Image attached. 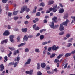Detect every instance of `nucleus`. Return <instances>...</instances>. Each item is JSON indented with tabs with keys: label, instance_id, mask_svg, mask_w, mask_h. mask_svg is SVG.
<instances>
[{
	"label": "nucleus",
	"instance_id": "f257e3e1",
	"mask_svg": "<svg viewBox=\"0 0 75 75\" xmlns=\"http://www.w3.org/2000/svg\"><path fill=\"white\" fill-rule=\"evenodd\" d=\"M14 61L16 62L18 61L17 62L14 63V62L13 61L12 62H11L9 64V65H14V67H16L17 64L19 63V61H20V57H17V58L16 57L15 59L14 60Z\"/></svg>",
	"mask_w": 75,
	"mask_h": 75
},
{
	"label": "nucleus",
	"instance_id": "f03ea898",
	"mask_svg": "<svg viewBox=\"0 0 75 75\" xmlns=\"http://www.w3.org/2000/svg\"><path fill=\"white\" fill-rule=\"evenodd\" d=\"M69 22V20H68V19H67L66 21H65L63 23V24H60V27L59 28V30L61 31H63V30H64V28L63 26V25H66V26H67V25L68 23Z\"/></svg>",
	"mask_w": 75,
	"mask_h": 75
},
{
	"label": "nucleus",
	"instance_id": "7ed1b4c3",
	"mask_svg": "<svg viewBox=\"0 0 75 75\" xmlns=\"http://www.w3.org/2000/svg\"><path fill=\"white\" fill-rule=\"evenodd\" d=\"M52 23L51 24L50 27H51L52 28H53L54 29H55V28H57L59 27V25H55L54 26V22L53 21H52Z\"/></svg>",
	"mask_w": 75,
	"mask_h": 75
},
{
	"label": "nucleus",
	"instance_id": "20e7f679",
	"mask_svg": "<svg viewBox=\"0 0 75 75\" xmlns=\"http://www.w3.org/2000/svg\"><path fill=\"white\" fill-rule=\"evenodd\" d=\"M32 37H33V35H30L28 36L27 37V35H25L24 36L23 40L24 41H27V40H28V38H32Z\"/></svg>",
	"mask_w": 75,
	"mask_h": 75
},
{
	"label": "nucleus",
	"instance_id": "39448f33",
	"mask_svg": "<svg viewBox=\"0 0 75 75\" xmlns=\"http://www.w3.org/2000/svg\"><path fill=\"white\" fill-rule=\"evenodd\" d=\"M27 9V6H23V7L21 8V11H20V13H23Z\"/></svg>",
	"mask_w": 75,
	"mask_h": 75
},
{
	"label": "nucleus",
	"instance_id": "423d86ee",
	"mask_svg": "<svg viewBox=\"0 0 75 75\" xmlns=\"http://www.w3.org/2000/svg\"><path fill=\"white\" fill-rule=\"evenodd\" d=\"M57 7V6L56 5V6H54L53 8H50L49 9V11H50L51 12L52 10H53V12L54 13H55L57 11V9H56V8Z\"/></svg>",
	"mask_w": 75,
	"mask_h": 75
},
{
	"label": "nucleus",
	"instance_id": "0eeeda50",
	"mask_svg": "<svg viewBox=\"0 0 75 75\" xmlns=\"http://www.w3.org/2000/svg\"><path fill=\"white\" fill-rule=\"evenodd\" d=\"M51 47L52 51H57L58 49L59 48V47H58V46H57V47L55 45H54Z\"/></svg>",
	"mask_w": 75,
	"mask_h": 75
},
{
	"label": "nucleus",
	"instance_id": "6e6552de",
	"mask_svg": "<svg viewBox=\"0 0 75 75\" xmlns=\"http://www.w3.org/2000/svg\"><path fill=\"white\" fill-rule=\"evenodd\" d=\"M9 35H10V32L7 30L5 31L3 34V35L4 36H8Z\"/></svg>",
	"mask_w": 75,
	"mask_h": 75
},
{
	"label": "nucleus",
	"instance_id": "1a4fd4ad",
	"mask_svg": "<svg viewBox=\"0 0 75 75\" xmlns=\"http://www.w3.org/2000/svg\"><path fill=\"white\" fill-rule=\"evenodd\" d=\"M14 38V36L13 35H11L10 36V40L11 42H14L13 38Z\"/></svg>",
	"mask_w": 75,
	"mask_h": 75
},
{
	"label": "nucleus",
	"instance_id": "9d476101",
	"mask_svg": "<svg viewBox=\"0 0 75 75\" xmlns=\"http://www.w3.org/2000/svg\"><path fill=\"white\" fill-rule=\"evenodd\" d=\"M54 1L50 0L48 2V5H51V4H52L54 3Z\"/></svg>",
	"mask_w": 75,
	"mask_h": 75
},
{
	"label": "nucleus",
	"instance_id": "9b49d317",
	"mask_svg": "<svg viewBox=\"0 0 75 75\" xmlns=\"http://www.w3.org/2000/svg\"><path fill=\"white\" fill-rule=\"evenodd\" d=\"M57 17L56 16L53 17L52 18V20H53L54 23H57Z\"/></svg>",
	"mask_w": 75,
	"mask_h": 75
},
{
	"label": "nucleus",
	"instance_id": "f8f14e48",
	"mask_svg": "<svg viewBox=\"0 0 75 75\" xmlns=\"http://www.w3.org/2000/svg\"><path fill=\"white\" fill-rule=\"evenodd\" d=\"M31 59H28V60H27L25 63V65H28V64H30V62H31Z\"/></svg>",
	"mask_w": 75,
	"mask_h": 75
},
{
	"label": "nucleus",
	"instance_id": "ddd939ff",
	"mask_svg": "<svg viewBox=\"0 0 75 75\" xmlns=\"http://www.w3.org/2000/svg\"><path fill=\"white\" fill-rule=\"evenodd\" d=\"M37 7L36 6H35L34 9L33 10V12H32L33 14H35L37 12Z\"/></svg>",
	"mask_w": 75,
	"mask_h": 75
},
{
	"label": "nucleus",
	"instance_id": "4468645a",
	"mask_svg": "<svg viewBox=\"0 0 75 75\" xmlns=\"http://www.w3.org/2000/svg\"><path fill=\"white\" fill-rule=\"evenodd\" d=\"M25 44H26V43L25 42L21 43V44H20L19 45H18V47H23V46H24V45H25Z\"/></svg>",
	"mask_w": 75,
	"mask_h": 75
},
{
	"label": "nucleus",
	"instance_id": "2eb2a0df",
	"mask_svg": "<svg viewBox=\"0 0 75 75\" xmlns=\"http://www.w3.org/2000/svg\"><path fill=\"white\" fill-rule=\"evenodd\" d=\"M0 68L1 69L0 70V71H3V69H4V67L3 64H2L0 65Z\"/></svg>",
	"mask_w": 75,
	"mask_h": 75
},
{
	"label": "nucleus",
	"instance_id": "dca6fc26",
	"mask_svg": "<svg viewBox=\"0 0 75 75\" xmlns=\"http://www.w3.org/2000/svg\"><path fill=\"white\" fill-rule=\"evenodd\" d=\"M68 17V14L66 13L63 16V18H64V19H67Z\"/></svg>",
	"mask_w": 75,
	"mask_h": 75
},
{
	"label": "nucleus",
	"instance_id": "f3484780",
	"mask_svg": "<svg viewBox=\"0 0 75 75\" xmlns=\"http://www.w3.org/2000/svg\"><path fill=\"white\" fill-rule=\"evenodd\" d=\"M21 31L22 32H23V33H26V32L27 31V28H22L21 29Z\"/></svg>",
	"mask_w": 75,
	"mask_h": 75
},
{
	"label": "nucleus",
	"instance_id": "a211bd4d",
	"mask_svg": "<svg viewBox=\"0 0 75 75\" xmlns=\"http://www.w3.org/2000/svg\"><path fill=\"white\" fill-rule=\"evenodd\" d=\"M71 53H67L66 54L65 57H69V56H71Z\"/></svg>",
	"mask_w": 75,
	"mask_h": 75
},
{
	"label": "nucleus",
	"instance_id": "6ab92c4d",
	"mask_svg": "<svg viewBox=\"0 0 75 75\" xmlns=\"http://www.w3.org/2000/svg\"><path fill=\"white\" fill-rule=\"evenodd\" d=\"M46 66L45 63H42L41 64V67L42 68H45Z\"/></svg>",
	"mask_w": 75,
	"mask_h": 75
},
{
	"label": "nucleus",
	"instance_id": "aec40b11",
	"mask_svg": "<svg viewBox=\"0 0 75 75\" xmlns=\"http://www.w3.org/2000/svg\"><path fill=\"white\" fill-rule=\"evenodd\" d=\"M56 55L55 53L52 54V55H50V58H52L55 56Z\"/></svg>",
	"mask_w": 75,
	"mask_h": 75
},
{
	"label": "nucleus",
	"instance_id": "412c9836",
	"mask_svg": "<svg viewBox=\"0 0 75 75\" xmlns=\"http://www.w3.org/2000/svg\"><path fill=\"white\" fill-rule=\"evenodd\" d=\"M64 12V9H60L59 13H63Z\"/></svg>",
	"mask_w": 75,
	"mask_h": 75
},
{
	"label": "nucleus",
	"instance_id": "4be33fe9",
	"mask_svg": "<svg viewBox=\"0 0 75 75\" xmlns=\"http://www.w3.org/2000/svg\"><path fill=\"white\" fill-rule=\"evenodd\" d=\"M63 54H61L57 56V58L58 59H59V58H61V57H62V56H63Z\"/></svg>",
	"mask_w": 75,
	"mask_h": 75
},
{
	"label": "nucleus",
	"instance_id": "5701e85b",
	"mask_svg": "<svg viewBox=\"0 0 75 75\" xmlns=\"http://www.w3.org/2000/svg\"><path fill=\"white\" fill-rule=\"evenodd\" d=\"M40 40H43L44 38V36L43 35H41L40 36Z\"/></svg>",
	"mask_w": 75,
	"mask_h": 75
},
{
	"label": "nucleus",
	"instance_id": "b1692460",
	"mask_svg": "<svg viewBox=\"0 0 75 75\" xmlns=\"http://www.w3.org/2000/svg\"><path fill=\"white\" fill-rule=\"evenodd\" d=\"M9 49L12 51H14L15 50V48L14 47H12L11 48L10 47H9Z\"/></svg>",
	"mask_w": 75,
	"mask_h": 75
},
{
	"label": "nucleus",
	"instance_id": "393cba45",
	"mask_svg": "<svg viewBox=\"0 0 75 75\" xmlns=\"http://www.w3.org/2000/svg\"><path fill=\"white\" fill-rule=\"evenodd\" d=\"M40 6H42V7H44L45 5H44V3L43 2H42L40 3Z\"/></svg>",
	"mask_w": 75,
	"mask_h": 75
},
{
	"label": "nucleus",
	"instance_id": "a878e982",
	"mask_svg": "<svg viewBox=\"0 0 75 75\" xmlns=\"http://www.w3.org/2000/svg\"><path fill=\"white\" fill-rule=\"evenodd\" d=\"M37 66H38V67H37V69H40V63H38L37 64Z\"/></svg>",
	"mask_w": 75,
	"mask_h": 75
},
{
	"label": "nucleus",
	"instance_id": "bb28decb",
	"mask_svg": "<svg viewBox=\"0 0 75 75\" xmlns=\"http://www.w3.org/2000/svg\"><path fill=\"white\" fill-rule=\"evenodd\" d=\"M17 13H18V11H15L13 12V14L15 15H17Z\"/></svg>",
	"mask_w": 75,
	"mask_h": 75
},
{
	"label": "nucleus",
	"instance_id": "cd10ccee",
	"mask_svg": "<svg viewBox=\"0 0 75 75\" xmlns=\"http://www.w3.org/2000/svg\"><path fill=\"white\" fill-rule=\"evenodd\" d=\"M46 31V29H41L40 31V33H42V32H44V31Z\"/></svg>",
	"mask_w": 75,
	"mask_h": 75
},
{
	"label": "nucleus",
	"instance_id": "c85d7f7f",
	"mask_svg": "<svg viewBox=\"0 0 75 75\" xmlns=\"http://www.w3.org/2000/svg\"><path fill=\"white\" fill-rule=\"evenodd\" d=\"M40 15H41V13L40 12H38L36 14V16H40Z\"/></svg>",
	"mask_w": 75,
	"mask_h": 75
},
{
	"label": "nucleus",
	"instance_id": "c756f323",
	"mask_svg": "<svg viewBox=\"0 0 75 75\" xmlns=\"http://www.w3.org/2000/svg\"><path fill=\"white\" fill-rule=\"evenodd\" d=\"M40 30V27L38 26L35 29V31H38V30Z\"/></svg>",
	"mask_w": 75,
	"mask_h": 75
},
{
	"label": "nucleus",
	"instance_id": "7c9ffc66",
	"mask_svg": "<svg viewBox=\"0 0 75 75\" xmlns=\"http://www.w3.org/2000/svg\"><path fill=\"white\" fill-rule=\"evenodd\" d=\"M52 50V47H50L48 48L47 50L49 52H51Z\"/></svg>",
	"mask_w": 75,
	"mask_h": 75
},
{
	"label": "nucleus",
	"instance_id": "2f4dec72",
	"mask_svg": "<svg viewBox=\"0 0 75 75\" xmlns=\"http://www.w3.org/2000/svg\"><path fill=\"white\" fill-rule=\"evenodd\" d=\"M72 40H73V38H71L69 40L68 42H72Z\"/></svg>",
	"mask_w": 75,
	"mask_h": 75
},
{
	"label": "nucleus",
	"instance_id": "473e14b6",
	"mask_svg": "<svg viewBox=\"0 0 75 75\" xmlns=\"http://www.w3.org/2000/svg\"><path fill=\"white\" fill-rule=\"evenodd\" d=\"M72 45V43H68L67 47H71Z\"/></svg>",
	"mask_w": 75,
	"mask_h": 75
},
{
	"label": "nucleus",
	"instance_id": "72a5a7b5",
	"mask_svg": "<svg viewBox=\"0 0 75 75\" xmlns=\"http://www.w3.org/2000/svg\"><path fill=\"white\" fill-rule=\"evenodd\" d=\"M37 75H42V73L41 72V71H38L37 73Z\"/></svg>",
	"mask_w": 75,
	"mask_h": 75
},
{
	"label": "nucleus",
	"instance_id": "f704fd0d",
	"mask_svg": "<svg viewBox=\"0 0 75 75\" xmlns=\"http://www.w3.org/2000/svg\"><path fill=\"white\" fill-rule=\"evenodd\" d=\"M33 70H31L30 71H29V75H33Z\"/></svg>",
	"mask_w": 75,
	"mask_h": 75
},
{
	"label": "nucleus",
	"instance_id": "c9c22d12",
	"mask_svg": "<svg viewBox=\"0 0 75 75\" xmlns=\"http://www.w3.org/2000/svg\"><path fill=\"white\" fill-rule=\"evenodd\" d=\"M35 52H36L39 53V52H40V50H39V49H36L35 50Z\"/></svg>",
	"mask_w": 75,
	"mask_h": 75
},
{
	"label": "nucleus",
	"instance_id": "e433bc0d",
	"mask_svg": "<svg viewBox=\"0 0 75 75\" xmlns=\"http://www.w3.org/2000/svg\"><path fill=\"white\" fill-rule=\"evenodd\" d=\"M71 36V35L69 34H67L66 35V37L67 38H69Z\"/></svg>",
	"mask_w": 75,
	"mask_h": 75
},
{
	"label": "nucleus",
	"instance_id": "4c0bfd02",
	"mask_svg": "<svg viewBox=\"0 0 75 75\" xmlns=\"http://www.w3.org/2000/svg\"><path fill=\"white\" fill-rule=\"evenodd\" d=\"M2 2L3 3H6L7 2V0H2Z\"/></svg>",
	"mask_w": 75,
	"mask_h": 75
},
{
	"label": "nucleus",
	"instance_id": "58836bf2",
	"mask_svg": "<svg viewBox=\"0 0 75 75\" xmlns=\"http://www.w3.org/2000/svg\"><path fill=\"white\" fill-rule=\"evenodd\" d=\"M17 39L18 40V42H20V36H19L17 37Z\"/></svg>",
	"mask_w": 75,
	"mask_h": 75
},
{
	"label": "nucleus",
	"instance_id": "ea45409f",
	"mask_svg": "<svg viewBox=\"0 0 75 75\" xmlns=\"http://www.w3.org/2000/svg\"><path fill=\"white\" fill-rule=\"evenodd\" d=\"M8 16L11 17V15H12V13H11L8 12Z\"/></svg>",
	"mask_w": 75,
	"mask_h": 75
},
{
	"label": "nucleus",
	"instance_id": "a19ab883",
	"mask_svg": "<svg viewBox=\"0 0 75 75\" xmlns=\"http://www.w3.org/2000/svg\"><path fill=\"white\" fill-rule=\"evenodd\" d=\"M12 54V52H11L9 54H8V57H10V56H11V55Z\"/></svg>",
	"mask_w": 75,
	"mask_h": 75
},
{
	"label": "nucleus",
	"instance_id": "79ce46f5",
	"mask_svg": "<svg viewBox=\"0 0 75 75\" xmlns=\"http://www.w3.org/2000/svg\"><path fill=\"white\" fill-rule=\"evenodd\" d=\"M6 10H8V4H6Z\"/></svg>",
	"mask_w": 75,
	"mask_h": 75
},
{
	"label": "nucleus",
	"instance_id": "37998d69",
	"mask_svg": "<svg viewBox=\"0 0 75 75\" xmlns=\"http://www.w3.org/2000/svg\"><path fill=\"white\" fill-rule=\"evenodd\" d=\"M58 62H59V60H58L57 59H55L54 62L55 63H58Z\"/></svg>",
	"mask_w": 75,
	"mask_h": 75
},
{
	"label": "nucleus",
	"instance_id": "c03bdc74",
	"mask_svg": "<svg viewBox=\"0 0 75 75\" xmlns=\"http://www.w3.org/2000/svg\"><path fill=\"white\" fill-rule=\"evenodd\" d=\"M19 18L18 17H15L14 18V19L15 20H17Z\"/></svg>",
	"mask_w": 75,
	"mask_h": 75
},
{
	"label": "nucleus",
	"instance_id": "a18cd8bd",
	"mask_svg": "<svg viewBox=\"0 0 75 75\" xmlns=\"http://www.w3.org/2000/svg\"><path fill=\"white\" fill-rule=\"evenodd\" d=\"M25 52H29V49H28V48H26L25 49Z\"/></svg>",
	"mask_w": 75,
	"mask_h": 75
},
{
	"label": "nucleus",
	"instance_id": "49530a36",
	"mask_svg": "<svg viewBox=\"0 0 75 75\" xmlns=\"http://www.w3.org/2000/svg\"><path fill=\"white\" fill-rule=\"evenodd\" d=\"M4 59L6 61H8V59H7V56H6L4 57Z\"/></svg>",
	"mask_w": 75,
	"mask_h": 75
},
{
	"label": "nucleus",
	"instance_id": "de8ad7c7",
	"mask_svg": "<svg viewBox=\"0 0 75 75\" xmlns=\"http://www.w3.org/2000/svg\"><path fill=\"white\" fill-rule=\"evenodd\" d=\"M64 32H61L59 33V34L60 35H63V34H64Z\"/></svg>",
	"mask_w": 75,
	"mask_h": 75
},
{
	"label": "nucleus",
	"instance_id": "09e8293b",
	"mask_svg": "<svg viewBox=\"0 0 75 75\" xmlns=\"http://www.w3.org/2000/svg\"><path fill=\"white\" fill-rule=\"evenodd\" d=\"M47 74H53V73L51 72L50 71H47Z\"/></svg>",
	"mask_w": 75,
	"mask_h": 75
},
{
	"label": "nucleus",
	"instance_id": "8fccbe9b",
	"mask_svg": "<svg viewBox=\"0 0 75 75\" xmlns=\"http://www.w3.org/2000/svg\"><path fill=\"white\" fill-rule=\"evenodd\" d=\"M47 44V42H45L42 43V45H45V44Z\"/></svg>",
	"mask_w": 75,
	"mask_h": 75
},
{
	"label": "nucleus",
	"instance_id": "3c124183",
	"mask_svg": "<svg viewBox=\"0 0 75 75\" xmlns=\"http://www.w3.org/2000/svg\"><path fill=\"white\" fill-rule=\"evenodd\" d=\"M36 24H35L33 25V27L34 29H35V27H36Z\"/></svg>",
	"mask_w": 75,
	"mask_h": 75
},
{
	"label": "nucleus",
	"instance_id": "603ef678",
	"mask_svg": "<svg viewBox=\"0 0 75 75\" xmlns=\"http://www.w3.org/2000/svg\"><path fill=\"white\" fill-rule=\"evenodd\" d=\"M43 10V8H40L38 9V10L39 11H42V10Z\"/></svg>",
	"mask_w": 75,
	"mask_h": 75
},
{
	"label": "nucleus",
	"instance_id": "864d4df0",
	"mask_svg": "<svg viewBox=\"0 0 75 75\" xmlns=\"http://www.w3.org/2000/svg\"><path fill=\"white\" fill-rule=\"evenodd\" d=\"M75 53V50L73 51H72L71 53V54H73V55H74Z\"/></svg>",
	"mask_w": 75,
	"mask_h": 75
},
{
	"label": "nucleus",
	"instance_id": "5fc2aeb1",
	"mask_svg": "<svg viewBox=\"0 0 75 75\" xmlns=\"http://www.w3.org/2000/svg\"><path fill=\"white\" fill-rule=\"evenodd\" d=\"M46 70H49V69H50V67H47L46 68Z\"/></svg>",
	"mask_w": 75,
	"mask_h": 75
},
{
	"label": "nucleus",
	"instance_id": "6e6d98bb",
	"mask_svg": "<svg viewBox=\"0 0 75 75\" xmlns=\"http://www.w3.org/2000/svg\"><path fill=\"white\" fill-rule=\"evenodd\" d=\"M35 20L36 22H38V21H39V19L38 18H36L35 19Z\"/></svg>",
	"mask_w": 75,
	"mask_h": 75
},
{
	"label": "nucleus",
	"instance_id": "4d7b16f0",
	"mask_svg": "<svg viewBox=\"0 0 75 75\" xmlns=\"http://www.w3.org/2000/svg\"><path fill=\"white\" fill-rule=\"evenodd\" d=\"M43 22L44 23H47V21L46 19H45L43 21Z\"/></svg>",
	"mask_w": 75,
	"mask_h": 75
},
{
	"label": "nucleus",
	"instance_id": "13d9d810",
	"mask_svg": "<svg viewBox=\"0 0 75 75\" xmlns=\"http://www.w3.org/2000/svg\"><path fill=\"white\" fill-rule=\"evenodd\" d=\"M54 71L55 72H58V70H57V69L55 68L54 69Z\"/></svg>",
	"mask_w": 75,
	"mask_h": 75
},
{
	"label": "nucleus",
	"instance_id": "bf43d9fd",
	"mask_svg": "<svg viewBox=\"0 0 75 75\" xmlns=\"http://www.w3.org/2000/svg\"><path fill=\"white\" fill-rule=\"evenodd\" d=\"M67 65H68V63H66L65 65L64 66V68H67Z\"/></svg>",
	"mask_w": 75,
	"mask_h": 75
},
{
	"label": "nucleus",
	"instance_id": "052dcab7",
	"mask_svg": "<svg viewBox=\"0 0 75 75\" xmlns=\"http://www.w3.org/2000/svg\"><path fill=\"white\" fill-rule=\"evenodd\" d=\"M16 52L17 54H20V51H19V50H18V49L17 50Z\"/></svg>",
	"mask_w": 75,
	"mask_h": 75
},
{
	"label": "nucleus",
	"instance_id": "680f3d73",
	"mask_svg": "<svg viewBox=\"0 0 75 75\" xmlns=\"http://www.w3.org/2000/svg\"><path fill=\"white\" fill-rule=\"evenodd\" d=\"M57 67H59V63H57Z\"/></svg>",
	"mask_w": 75,
	"mask_h": 75
},
{
	"label": "nucleus",
	"instance_id": "e2e57ef3",
	"mask_svg": "<svg viewBox=\"0 0 75 75\" xmlns=\"http://www.w3.org/2000/svg\"><path fill=\"white\" fill-rule=\"evenodd\" d=\"M26 18H27V19H29V18H30V16H28V15H27L26 16Z\"/></svg>",
	"mask_w": 75,
	"mask_h": 75
},
{
	"label": "nucleus",
	"instance_id": "0e129e2a",
	"mask_svg": "<svg viewBox=\"0 0 75 75\" xmlns=\"http://www.w3.org/2000/svg\"><path fill=\"white\" fill-rule=\"evenodd\" d=\"M17 52L16 51H14V52L13 55H17Z\"/></svg>",
	"mask_w": 75,
	"mask_h": 75
},
{
	"label": "nucleus",
	"instance_id": "69168bd1",
	"mask_svg": "<svg viewBox=\"0 0 75 75\" xmlns=\"http://www.w3.org/2000/svg\"><path fill=\"white\" fill-rule=\"evenodd\" d=\"M45 18L46 19H47V18H49V16H48L46 15L45 16Z\"/></svg>",
	"mask_w": 75,
	"mask_h": 75
},
{
	"label": "nucleus",
	"instance_id": "338daca9",
	"mask_svg": "<svg viewBox=\"0 0 75 75\" xmlns=\"http://www.w3.org/2000/svg\"><path fill=\"white\" fill-rule=\"evenodd\" d=\"M40 35V33H39L36 35V37H39Z\"/></svg>",
	"mask_w": 75,
	"mask_h": 75
},
{
	"label": "nucleus",
	"instance_id": "774afa93",
	"mask_svg": "<svg viewBox=\"0 0 75 75\" xmlns=\"http://www.w3.org/2000/svg\"><path fill=\"white\" fill-rule=\"evenodd\" d=\"M4 43H7V40H4Z\"/></svg>",
	"mask_w": 75,
	"mask_h": 75
}]
</instances>
